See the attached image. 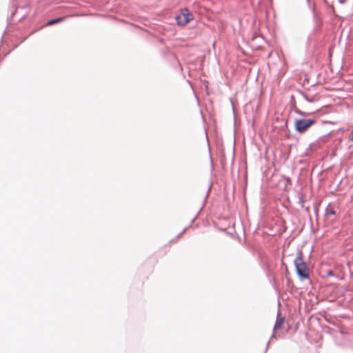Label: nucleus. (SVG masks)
Listing matches in <instances>:
<instances>
[{"label": "nucleus", "instance_id": "obj_1", "mask_svg": "<svg viewBox=\"0 0 353 353\" xmlns=\"http://www.w3.org/2000/svg\"><path fill=\"white\" fill-rule=\"evenodd\" d=\"M294 263L296 272L300 277L302 279H307L309 277V269L307 268L306 263L303 260L301 253L299 254V255L294 259Z\"/></svg>", "mask_w": 353, "mask_h": 353}, {"label": "nucleus", "instance_id": "obj_2", "mask_svg": "<svg viewBox=\"0 0 353 353\" xmlns=\"http://www.w3.org/2000/svg\"><path fill=\"white\" fill-rule=\"evenodd\" d=\"M175 19L179 26H183L193 20L194 17L188 8H183L181 10L180 14L176 16Z\"/></svg>", "mask_w": 353, "mask_h": 353}, {"label": "nucleus", "instance_id": "obj_3", "mask_svg": "<svg viewBox=\"0 0 353 353\" xmlns=\"http://www.w3.org/2000/svg\"><path fill=\"white\" fill-rule=\"evenodd\" d=\"M314 123V120L303 119L296 120L294 125L296 130L299 132L303 133Z\"/></svg>", "mask_w": 353, "mask_h": 353}, {"label": "nucleus", "instance_id": "obj_4", "mask_svg": "<svg viewBox=\"0 0 353 353\" xmlns=\"http://www.w3.org/2000/svg\"><path fill=\"white\" fill-rule=\"evenodd\" d=\"M63 17H59V18H57V19H52V20L48 21L46 23V26H52V25H54L55 23H57L63 21Z\"/></svg>", "mask_w": 353, "mask_h": 353}, {"label": "nucleus", "instance_id": "obj_5", "mask_svg": "<svg viewBox=\"0 0 353 353\" xmlns=\"http://www.w3.org/2000/svg\"><path fill=\"white\" fill-rule=\"evenodd\" d=\"M283 323H284V319L281 318V319H278L276 321V322L275 323L274 329V330L280 329L281 327V326L283 325Z\"/></svg>", "mask_w": 353, "mask_h": 353}, {"label": "nucleus", "instance_id": "obj_6", "mask_svg": "<svg viewBox=\"0 0 353 353\" xmlns=\"http://www.w3.org/2000/svg\"><path fill=\"white\" fill-rule=\"evenodd\" d=\"M325 214L327 216H329L330 215H335L336 214V212L333 209H328L327 208V209H326Z\"/></svg>", "mask_w": 353, "mask_h": 353}, {"label": "nucleus", "instance_id": "obj_7", "mask_svg": "<svg viewBox=\"0 0 353 353\" xmlns=\"http://www.w3.org/2000/svg\"><path fill=\"white\" fill-rule=\"evenodd\" d=\"M350 140L353 141V130L351 132V134H350Z\"/></svg>", "mask_w": 353, "mask_h": 353}]
</instances>
